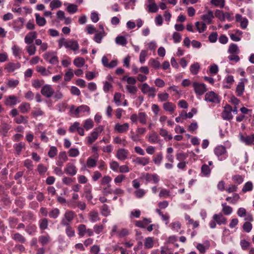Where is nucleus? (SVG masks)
Returning a JSON list of instances; mask_svg holds the SVG:
<instances>
[{"mask_svg": "<svg viewBox=\"0 0 254 254\" xmlns=\"http://www.w3.org/2000/svg\"><path fill=\"white\" fill-rule=\"evenodd\" d=\"M149 158L148 157H137L134 162L138 165H141L143 166H146L149 163Z\"/></svg>", "mask_w": 254, "mask_h": 254, "instance_id": "obj_24", "label": "nucleus"}, {"mask_svg": "<svg viewBox=\"0 0 254 254\" xmlns=\"http://www.w3.org/2000/svg\"><path fill=\"white\" fill-rule=\"evenodd\" d=\"M63 226L66 227L65 232L68 237H72L75 235V231L70 226V225Z\"/></svg>", "mask_w": 254, "mask_h": 254, "instance_id": "obj_48", "label": "nucleus"}, {"mask_svg": "<svg viewBox=\"0 0 254 254\" xmlns=\"http://www.w3.org/2000/svg\"><path fill=\"white\" fill-rule=\"evenodd\" d=\"M50 238L49 236H42L39 237V242L42 244V245H47L50 241Z\"/></svg>", "mask_w": 254, "mask_h": 254, "instance_id": "obj_60", "label": "nucleus"}, {"mask_svg": "<svg viewBox=\"0 0 254 254\" xmlns=\"http://www.w3.org/2000/svg\"><path fill=\"white\" fill-rule=\"evenodd\" d=\"M232 108L229 105H226L222 113V117L223 119L226 120H230L233 118V115L231 113Z\"/></svg>", "mask_w": 254, "mask_h": 254, "instance_id": "obj_8", "label": "nucleus"}, {"mask_svg": "<svg viewBox=\"0 0 254 254\" xmlns=\"http://www.w3.org/2000/svg\"><path fill=\"white\" fill-rule=\"evenodd\" d=\"M10 126L5 122H2L1 125V129L0 130L4 134L6 133L10 129Z\"/></svg>", "mask_w": 254, "mask_h": 254, "instance_id": "obj_57", "label": "nucleus"}, {"mask_svg": "<svg viewBox=\"0 0 254 254\" xmlns=\"http://www.w3.org/2000/svg\"><path fill=\"white\" fill-rule=\"evenodd\" d=\"M205 100L208 102L217 103L219 102L217 95L212 91L207 93L205 96Z\"/></svg>", "mask_w": 254, "mask_h": 254, "instance_id": "obj_14", "label": "nucleus"}, {"mask_svg": "<svg viewBox=\"0 0 254 254\" xmlns=\"http://www.w3.org/2000/svg\"><path fill=\"white\" fill-rule=\"evenodd\" d=\"M240 245L242 250L246 251L250 248L251 243L248 241L243 239L240 241Z\"/></svg>", "mask_w": 254, "mask_h": 254, "instance_id": "obj_45", "label": "nucleus"}, {"mask_svg": "<svg viewBox=\"0 0 254 254\" xmlns=\"http://www.w3.org/2000/svg\"><path fill=\"white\" fill-rule=\"evenodd\" d=\"M211 3L216 6L222 8L224 6L225 1L224 0H211Z\"/></svg>", "mask_w": 254, "mask_h": 254, "instance_id": "obj_58", "label": "nucleus"}, {"mask_svg": "<svg viewBox=\"0 0 254 254\" xmlns=\"http://www.w3.org/2000/svg\"><path fill=\"white\" fill-rule=\"evenodd\" d=\"M74 64L78 67H82L85 64V60L83 58L78 57L74 59Z\"/></svg>", "mask_w": 254, "mask_h": 254, "instance_id": "obj_38", "label": "nucleus"}, {"mask_svg": "<svg viewBox=\"0 0 254 254\" xmlns=\"http://www.w3.org/2000/svg\"><path fill=\"white\" fill-rule=\"evenodd\" d=\"M253 188V183L251 182H248L245 184L242 190L243 192H246L252 190Z\"/></svg>", "mask_w": 254, "mask_h": 254, "instance_id": "obj_52", "label": "nucleus"}, {"mask_svg": "<svg viewBox=\"0 0 254 254\" xmlns=\"http://www.w3.org/2000/svg\"><path fill=\"white\" fill-rule=\"evenodd\" d=\"M110 168L114 171L117 172L119 169L120 166L118 162L116 161H112L110 163Z\"/></svg>", "mask_w": 254, "mask_h": 254, "instance_id": "obj_62", "label": "nucleus"}, {"mask_svg": "<svg viewBox=\"0 0 254 254\" xmlns=\"http://www.w3.org/2000/svg\"><path fill=\"white\" fill-rule=\"evenodd\" d=\"M28 118L23 116H19L15 118L14 120L17 124H27L28 123Z\"/></svg>", "mask_w": 254, "mask_h": 254, "instance_id": "obj_55", "label": "nucleus"}, {"mask_svg": "<svg viewBox=\"0 0 254 254\" xmlns=\"http://www.w3.org/2000/svg\"><path fill=\"white\" fill-rule=\"evenodd\" d=\"M145 190L142 189H137L134 191V194L137 198L142 197L145 195Z\"/></svg>", "mask_w": 254, "mask_h": 254, "instance_id": "obj_63", "label": "nucleus"}, {"mask_svg": "<svg viewBox=\"0 0 254 254\" xmlns=\"http://www.w3.org/2000/svg\"><path fill=\"white\" fill-rule=\"evenodd\" d=\"M36 70L42 76H48L52 74L49 69H46L45 67L42 66H37L36 67Z\"/></svg>", "mask_w": 254, "mask_h": 254, "instance_id": "obj_25", "label": "nucleus"}, {"mask_svg": "<svg viewBox=\"0 0 254 254\" xmlns=\"http://www.w3.org/2000/svg\"><path fill=\"white\" fill-rule=\"evenodd\" d=\"M102 192L104 195H108L112 193V190L110 184L106 186H101Z\"/></svg>", "mask_w": 254, "mask_h": 254, "instance_id": "obj_46", "label": "nucleus"}, {"mask_svg": "<svg viewBox=\"0 0 254 254\" xmlns=\"http://www.w3.org/2000/svg\"><path fill=\"white\" fill-rule=\"evenodd\" d=\"M248 80L246 78H242L241 79L240 82L237 85L236 92L237 93V95L238 96H241L245 90V85L246 83H247Z\"/></svg>", "mask_w": 254, "mask_h": 254, "instance_id": "obj_11", "label": "nucleus"}, {"mask_svg": "<svg viewBox=\"0 0 254 254\" xmlns=\"http://www.w3.org/2000/svg\"><path fill=\"white\" fill-rule=\"evenodd\" d=\"M237 214L241 217H245V219L246 220L253 221V220L252 216L250 214H247L246 210L243 207L238 209Z\"/></svg>", "mask_w": 254, "mask_h": 254, "instance_id": "obj_17", "label": "nucleus"}, {"mask_svg": "<svg viewBox=\"0 0 254 254\" xmlns=\"http://www.w3.org/2000/svg\"><path fill=\"white\" fill-rule=\"evenodd\" d=\"M103 130L104 127L102 126L95 128L90 135L87 137L88 144L91 145L94 142Z\"/></svg>", "mask_w": 254, "mask_h": 254, "instance_id": "obj_1", "label": "nucleus"}, {"mask_svg": "<svg viewBox=\"0 0 254 254\" xmlns=\"http://www.w3.org/2000/svg\"><path fill=\"white\" fill-rule=\"evenodd\" d=\"M150 222L151 220L150 219L144 218L142 221H136L134 224L136 227L144 228H145L146 225Z\"/></svg>", "mask_w": 254, "mask_h": 254, "instance_id": "obj_29", "label": "nucleus"}, {"mask_svg": "<svg viewBox=\"0 0 254 254\" xmlns=\"http://www.w3.org/2000/svg\"><path fill=\"white\" fill-rule=\"evenodd\" d=\"M239 136L241 141L246 145H252L254 144V134L244 135L242 133H240Z\"/></svg>", "mask_w": 254, "mask_h": 254, "instance_id": "obj_5", "label": "nucleus"}, {"mask_svg": "<svg viewBox=\"0 0 254 254\" xmlns=\"http://www.w3.org/2000/svg\"><path fill=\"white\" fill-rule=\"evenodd\" d=\"M19 109L22 113H27L30 109V104L28 103H23L19 106Z\"/></svg>", "mask_w": 254, "mask_h": 254, "instance_id": "obj_33", "label": "nucleus"}, {"mask_svg": "<svg viewBox=\"0 0 254 254\" xmlns=\"http://www.w3.org/2000/svg\"><path fill=\"white\" fill-rule=\"evenodd\" d=\"M154 239L153 237L146 238L144 242V246L145 249H151L153 247Z\"/></svg>", "mask_w": 254, "mask_h": 254, "instance_id": "obj_27", "label": "nucleus"}, {"mask_svg": "<svg viewBox=\"0 0 254 254\" xmlns=\"http://www.w3.org/2000/svg\"><path fill=\"white\" fill-rule=\"evenodd\" d=\"M129 127V125L128 123H126L123 124L117 123L115 126L114 130L118 133H123L127 131Z\"/></svg>", "mask_w": 254, "mask_h": 254, "instance_id": "obj_9", "label": "nucleus"}, {"mask_svg": "<svg viewBox=\"0 0 254 254\" xmlns=\"http://www.w3.org/2000/svg\"><path fill=\"white\" fill-rule=\"evenodd\" d=\"M211 172V169L209 166L206 164H203L201 168V173L204 176H208Z\"/></svg>", "mask_w": 254, "mask_h": 254, "instance_id": "obj_34", "label": "nucleus"}, {"mask_svg": "<svg viewBox=\"0 0 254 254\" xmlns=\"http://www.w3.org/2000/svg\"><path fill=\"white\" fill-rule=\"evenodd\" d=\"M141 90L144 94H148V95L152 97H154L155 96V88L150 87L147 83H144L142 85Z\"/></svg>", "mask_w": 254, "mask_h": 254, "instance_id": "obj_4", "label": "nucleus"}, {"mask_svg": "<svg viewBox=\"0 0 254 254\" xmlns=\"http://www.w3.org/2000/svg\"><path fill=\"white\" fill-rule=\"evenodd\" d=\"M158 136L156 133L153 132L148 137V141L151 143H155L157 142Z\"/></svg>", "mask_w": 254, "mask_h": 254, "instance_id": "obj_61", "label": "nucleus"}, {"mask_svg": "<svg viewBox=\"0 0 254 254\" xmlns=\"http://www.w3.org/2000/svg\"><path fill=\"white\" fill-rule=\"evenodd\" d=\"M115 42L118 45L125 46L127 43V39L123 36H119L116 38Z\"/></svg>", "mask_w": 254, "mask_h": 254, "instance_id": "obj_37", "label": "nucleus"}, {"mask_svg": "<svg viewBox=\"0 0 254 254\" xmlns=\"http://www.w3.org/2000/svg\"><path fill=\"white\" fill-rule=\"evenodd\" d=\"M84 193H85V196L86 198L88 200H91L92 198V194L91 192V188L90 185H86L84 187Z\"/></svg>", "mask_w": 254, "mask_h": 254, "instance_id": "obj_30", "label": "nucleus"}, {"mask_svg": "<svg viewBox=\"0 0 254 254\" xmlns=\"http://www.w3.org/2000/svg\"><path fill=\"white\" fill-rule=\"evenodd\" d=\"M37 37V33L35 31L29 33L25 37V42L27 44H31L33 40Z\"/></svg>", "mask_w": 254, "mask_h": 254, "instance_id": "obj_22", "label": "nucleus"}, {"mask_svg": "<svg viewBox=\"0 0 254 254\" xmlns=\"http://www.w3.org/2000/svg\"><path fill=\"white\" fill-rule=\"evenodd\" d=\"M36 21L37 24L40 26H43L46 23V20L44 17H41L38 13L35 14Z\"/></svg>", "mask_w": 254, "mask_h": 254, "instance_id": "obj_44", "label": "nucleus"}, {"mask_svg": "<svg viewBox=\"0 0 254 254\" xmlns=\"http://www.w3.org/2000/svg\"><path fill=\"white\" fill-rule=\"evenodd\" d=\"M97 160L92 158L91 157H89L86 161V166L88 168H93L96 166Z\"/></svg>", "mask_w": 254, "mask_h": 254, "instance_id": "obj_51", "label": "nucleus"}, {"mask_svg": "<svg viewBox=\"0 0 254 254\" xmlns=\"http://www.w3.org/2000/svg\"><path fill=\"white\" fill-rule=\"evenodd\" d=\"M48 221L46 218H43L40 221L39 227L41 230H45L48 228Z\"/></svg>", "mask_w": 254, "mask_h": 254, "instance_id": "obj_54", "label": "nucleus"}, {"mask_svg": "<svg viewBox=\"0 0 254 254\" xmlns=\"http://www.w3.org/2000/svg\"><path fill=\"white\" fill-rule=\"evenodd\" d=\"M215 154L218 156H221L226 152V149L223 146H218L214 150Z\"/></svg>", "mask_w": 254, "mask_h": 254, "instance_id": "obj_41", "label": "nucleus"}, {"mask_svg": "<svg viewBox=\"0 0 254 254\" xmlns=\"http://www.w3.org/2000/svg\"><path fill=\"white\" fill-rule=\"evenodd\" d=\"M193 87L195 93L198 95H202L206 91V86L203 83L194 82L193 83Z\"/></svg>", "mask_w": 254, "mask_h": 254, "instance_id": "obj_7", "label": "nucleus"}, {"mask_svg": "<svg viewBox=\"0 0 254 254\" xmlns=\"http://www.w3.org/2000/svg\"><path fill=\"white\" fill-rule=\"evenodd\" d=\"M228 52L230 54H239L240 51L237 45L231 44L229 47Z\"/></svg>", "mask_w": 254, "mask_h": 254, "instance_id": "obj_39", "label": "nucleus"}, {"mask_svg": "<svg viewBox=\"0 0 254 254\" xmlns=\"http://www.w3.org/2000/svg\"><path fill=\"white\" fill-rule=\"evenodd\" d=\"M210 247V243L208 241L204 242L202 244H197L196 248L200 253L204 254L207 250Z\"/></svg>", "mask_w": 254, "mask_h": 254, "instance_id": "obj_16", "label": "nucleus"}, {"mask_svg": "<svg viewBox=\"0 0 254 254\" xmlns=\"http://www.w3.org/2000/svg\"><path fill=\"white\" fill-rule=\"evenodd\" d=\"M236 20L237 22L240 23V26L242 28L245 29L247 28L248 20L246 18L243 17L240 14H237L236 15Z\"/></svg>", "mask_w": 254, "mask_h": 254, "instance_id": "obj_19", "label": "nucleus"}, {"mask_svg": "<svg viewBox=\"0 0 254 254\" xmlns=\"http://www.w3.org/2000/svg\"><path fill=\"white\" fill-rule=\"evenodd\" d=\"M159 133L162 136L165 137V139L168 138L169 140L172 139V136L169 134L168 131L165 129H160Z\"/></svg>", "mask_w": 254, "mask_h": 254, "instance_id": "obj_56", "label": "nucleus"}, {"mask_svg": "<svg viewBox=\"0 0 254 254\" xmlns=\"http://www.w3.org/2000/svg\"><path fill=\"white\" fill-rule=\"evenodd\" d=\"M12 238L20 243H24L25 241L24 237L19 233L14 234L12 236Z\"/></svg>", "mask_w": 254, "mask_h": 254, "instance_id": "obj_59", "label": "nucleus"}, {"mask_svg": "<svg viewBox=\"0 0 254 254\" xmlns=\"http://www.w3.org/2000/svg\"><path fill=\"white\" fill-rule=\"evenodd\" d=\"M240 199V196L238 193L233 194L232 196H228L226 200L231 204H236Z\"/></svg>", "mask_w": 254, "mask_h": 254, "instance_id": "obj_32", "label": "nucleus"}, {"mask_svg": "<svg viewBox=\"0 0 254 254\" xmlns=\"http://www.w3.org/2000/svg\"><path fill=\"white\" fill-rule=\"evenodd\" d=\"M60 212V210L59 209L54 208L49 212V215L51 218L56 219L59 215Z\"/></svg>", "mask_w": 254, "mask_h": 254, "instance_id": "obj_53", "label": "nucleus"}, {"mask_svg": "<svg viewBox=\"0 0 254 254\" xmlns=\"http://www.w3.org/2000/svg\"><path fill=\"white\" fill-rule=\"evenodd\" d=\"M222 212L225 215H230L233 211V208L226 204V203H222Z\"/></svg>", "mask_w": 254, "mask_h": 254, "instance_id": "obj_36", "label": "nucleus"}, {"mask_svg": "<svg viewBox=\"0 0 254 254\" xmlns=\"http://www.w3.org/2000/svg\"><path fill=\"white\" fill-rule=\"evenodd\" d=\"M66 48L70 49L73 51H76L79 49L78 43L74 40H68L67 41Z\"/></svg>", "mask_w": 254, "mask_h": 254, "instance_id": "obj_20", "label": "nucleus"}, {"mask_svg": "<svg viewBox=\"0 0 254 254\" xmlns=\"http://www.w3.org/2000/svg\"><path fill=\"white\" fill-rule=\"evenodd\" d=\"M41 93L43 96L50 98L54 95L55 91L51 85L46 84L42 88Z\"/></svg>", "mask_w": 254, "mask_h": 254, "instance_id": "obj_3", "label": "nucleus"}, {"mask_svg": "<svg viewBox=\"0 0 254 254\" xmlns=\"http://www.w3.org/2000/svg\"><path fill=\"white\" fill-rule=\"evenodd\" d=\"M213 219L219 225L225 224L227 223L226 218L221 213L214 214L213 216Z\"/></svg>", "mask_w": 254, "mask_h": 254, "instance_id": "obj_18", "label": "nucleus"}, {"mask_svg": "<svg viewBox=\"0 0 254 254\" xmlns=\"http://www.w3.org/2000/svg\"><path fill=\"white\" fill-rule=\"evenodd\" d=\"M20 67V64L18 63H8L4 68L5 70L8 72H13L15 69Z\"/></svg>", "mask_w": 254, "mask_h": 254, "instance_id": "obj_23", "label": "nucleus"}, {"mask_svg": "<svg viewBox=\"0 0 254 254\" xmlns=\"http://www.w3.org/2000/svg\"><path fill=\"white\" fill-rule=\"evenodd\" d=\"M94 126L93 121L91 119H87L85 121L84 124V128L86 130L92 128Z\"/></svg>", "mask_w": 254, "mask_h": 254, "instance_id": "obj_49", "label": "nucleus"}, {"mask_svg": "<svg viewBox=\"0 0 254 254\" xmlns=\"http://www.w3.org/2000/svg\"><path fill=\"white\" fill-rule=\"evenodd\" d=\"M142 178H144L147 182L152 181L155 184L158 183L159 181V176L155 174L146 173L142 177Z\"/></svg>", "mask_w": 254, "mask_h": 254, "instance_id": "obj_15", "label": "nucleus"}, {"mask_svg": "<svg viewBox=\"0 0 254 254\" xmlns=\"http://www.w3.org/2000/svg\"><path fill=\"white\" fill-rule=\"evenodd\" d=\"M163 107L165 111L172 113L176 108V105L171 102H168L163 104Z\"/></svg>", "mask_w": 254, "mask_h": 254, "instance_id": "obj_28", "label": "nucleus"}, {"mask_svg": "<svg viewBox=\"0 0 254 254\" xmlns=\"http://www.w3.org/2000/svg\"><path fill=\"white\" fill-rule=\"evenodd\" d=\"M113 142L115 144H122L123 146H126L127 142L125 139H122L119 136H116L114 138Z\"/></svg>", "mask_w": 254, "mask_h": 254, "instance_id": "obj_43", "label": "nucleus"}, {"mask_svg": "<svg viewBox=\"0 0 254 254\" xmlns=\"http://www.w3.org/2000/svg\"><path fill=\"white\" fill-rule=\"evenodd\" d=\"M90 111V108L88 106L86 105H81L78 107H77L74 111L73 114L76 117H78L80 113L84 112H89Z\"/></svg>", "mask_w": 254, "mask_h": 254, "instance_id": "obj_21", "label": "nucleus"}, {"mask_svg": "<svg viewBox=\"0 0 254 254\" xmlns=\"http://www.w3.org/2000/svg\"><path fill=\"white\" fill-rule=\"evenodd\" d=\"M146 118H147V115L144 112H140L138 114V119L139 122L143 125H145L146 124V122H147Z\"/></svg>", "mask_w": 254, "mask_h": 254, "instance_id": "obj_42", "label": "nucleus"}, {"mask_svg": "<svg viewBox=\"0 0 254 254\" xmlns=\"http://www.w3.org/2000/svg\"><path fill=\"white\" fill-rule=\"evenodd\" d=\"M19 101L18 98L14 95H9L5 97L4 103L7 106H13L15 105Z\"/></svg>", "mask_w": 254, "mask_h": 254, "instance_id": "obj_6", "label": "nucleus"}, {"mask_svg": "<svg viewBox=\"0 0 254 254\" xmlns=\"http://www.w3.org/2000/svg\"><path fill=\"white\" fill-rule=\"evenodd\" d=\"M12 51L13 55L15 57H17L19 59H21V54L22 53L21 49L17 45H14L12 47Z\"/></svg>", "mask_w": 254, "mask_h": 254, "instance_id": "obj_31", "label": "nucleus"}, {"mask_svg": "<svg viewBox=\"0 0 254 254\" xmlns=\"http://www.w3.org/2000/svg\"><path fill=\"white\" fill-rule=\"evenodd\" d=\"M29 45L26 47V50L30 56L34 55L36 51V47L33 44H29Z\"/></svg>", "mask_w": 254, "mask_h": 254, "instance_id": "obj_47", "label": "nucleus"}, {"mask_svg": "<svg viewBox=\"0 0 254 254\" xmlns=\"http://www.w3.org/2000/svg\"><path fill=\"white\" fill-rule=\"evenodd\" d=\"M77 230L78 235L82 237L86 233V230H87L86 226L84 224H80L78 226Z\"/></svg>", "mask_w": 254, "mask_h": 254, "instance_id": "obj_40", "label": "nucleus"}, {"mask_svg": "<svg viewBox=\"0 0 254 254\" xmlns=\"http://www.w3.org/2000/svg\"><path fill=\"white\" fill-rule=\"evenodd\" d=\"M64 172L69 176H73L77 173V168L72 163H68L64 168Z\"/></svg>", "mask_w": 254, "mask_h": 254, "instance_id": "obj_10", "label": "nucleus"}, {"mask_svg": "<svg viewBox=\"0 0 254 254\" xmlns=\"http://www.w3.org/2000/svg\"><path fill=\"white\" fill-rule=\"evenodd\" d=\"M75 213L71 210H66L62 218L61 224L62 225H70V223L73 220L75 217Z\"/></svg>", "mask_w": 254, "mask_h": 254, "instance_id": "obj_2", "label": "nucleus"}, {"mask_svg": "<svg viewBox=\"0 0 254 254\" xmlns=\"http://www.w3.org/2000/svg\"><path fill=\"white\" fill-rule=\"evenodd\" d=\"M111 181L112 178L110 177L109 176H105L101 180V185L106 186L107 185H109Z\"/></svg>", "mask_w": 254, "mask_h": 254, "instance_id": "obj_64", "label": "nucleus"}, {"mask_svg": "<svg viewBox=\"0 0 254 254\" xmlns=\"http://www.w3.org/2000/svg\"><path fill=\"white\" fill-rule=\"evenodd\" d=\"M200 66L198 63L192 64L190 67V71L193 74H196L199 69Z\"/></svg>", "mask_w": 254, "mask_h": 254, "instance_id": "obj_50", "label": "nucleus"}, {"mask_svg": "<svg viewBox=\"0 0 254 254\" xmlns=\"http://www.w3.org/2000/svg\"><path fill=\"white\" fill-rule=\"evenodd\" d=\"M148 4L147 7L148 8V11L150 12H156L157 11L158 8L154 2V0H148Z\"/></svg>", "mask_w": 254, "mask_h": 254, "instance_id": "obj_26", "label": "nucleus"}, {"mask_svg": "<svg viewBox=\"0 0 254 254\" xmlns=\"http://www.w3.org/2000/svg\"><path fill=\"white\" fill-rule=\"evenodd\" d=\"M90 220L92 222H96L100 220L99 214L97 211L93 210L89 214Z\"/></svg>", "mask_w": 254, "mask_h": 254, "instance_id": "obj_35", "label": "nucleus"}, {"mask_svg": "<svg viewBox=\"0 0 254 254\" xmlns=\"http://www.w3.org/2000/svg\"><path fill=\"white\" fill-rule=\"evenodd\" d=\"M128 151L124 148H120L117 151L116 157L121 161H125L127 158Z\"/></svg>", "mask_w": 254, "mask_h": 254, "instance_id": "obj_12", "label": "nucleus"}, {"mask_svg": "<svg viewBox=\"0 0 254 254\" xmlns=\"http://www.w3.org/2000/svg\"><path fill=\"white\" fill-rule=\"evenodd\" d=\"M213 17V13L212 11L210 10L201 16V18L203 20L202 23H205V25L211 24Z\"/></svg>", "mask_w": 254, "mask_h": 254, "instance_id": "obj_13", "label": "nucleus"}]
</instances>
